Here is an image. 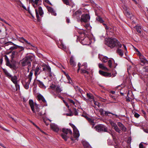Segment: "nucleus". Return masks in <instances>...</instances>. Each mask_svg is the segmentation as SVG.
Returning a JSON list of instances; mask_svg holds the SVG:
<instances>
[{"instance_id": "obj_19", "label": "nucleus", "mask_w": 148, "mask_h": 148, "mask_svg": "<svg viewBox=\"0 0 148 148\" xmlns=\"http://www.w3.org/2000/svg\"><path fill=\"white\" fill-rule=\"evenodd\" d=\"M58 47L61 49H63L65 51L66 50V47L62 43V41H60V44H58Z\"/></svg>"}, {"instance_id": "obj_64", "label": "nucleus", "mask_w": 148, "mask_h": 148, "mask_svg": "<svg viewBox=\"0 0 148 148\" xmlns=\"http://www.w3.org/2000/svg\"><path fill=\"white\" fill-rule=\"evenodd\" d=\"M115 92L114 91H110V93H112V94H114L115 93Z\"/></svg>"}, {"instance_id": "obj_14", "label": "nucleus", "mask_w": 148, "mask_h": 148, "mask_svg": "<svg viewBox=\"0 0 148 148\" xmlns=\"http://www.w3.org/2000/svg\"><path fill=\"white\" fill-rule=\"evenodd\" d=\"M34 68H35V67L34 68V70H33V71H35L34 74L36 76L39 74L41 73V71L40 69L41 67L40 66L37 65L36 69H34Z\"/></svg>"}, {"instance_id": "obj_18", "label": "nucleus", "mask_w": 148, "mask_h": 148, "mask_svg": "<svg viewBox=\"0 0 148 148\" xmlns=\"http://www.w3.org/2000/svg\"><path fill=\"white\" fill-rule=\"evenodd\" d=\"M125 13L127 17L130 18V19L133 20L134 18V16L132 14L130 13L129 11L126 10L125 11Z\"/></svg>"}, {"instance_id": "obj_9", "label": "nucleus", "mask_w": 148, "mask_h": 148, "mask_svg": "<svg viewBox=\"0 0 148 148\" xmlns=\"http://www.w3.org/2000/svg\"><path fill=\"white\" fill-rule=\"evenodd\" d=\"M69 125L72 127L73 130V136L75 138H76V139L79 136V134L78 131L77 129L75 126L71 123H69Z\"/></svg>"}, {"instance_id": "obj_29", "label": "nucleus", "mask_w": 148, "mask_h": 148, "mask_svg": "<svg viewBox=\"0 0 148 148\" xmlns=\"http://www.w3.org/2000/svg\"><path fill=\"white\" fill-rule=\"evenodd\" d=\"M117 53L119 54V55L121 57L123 55V51L121 49H118L117 51Z\"/></svg>"}, {"instance_id": "obj_11", "label": "nucleus", "mask_w": 148, "mask_h": 148, "mask_svg": "<svg viewBox=\"0 0 148 148\" xmlns=\"http://www.w3.org/2000/svg\"><path fill=\"white\" fill-rule=\"evenodd\" d=\"M139 58L140 61L141 63V65H143L145 64H148V61H147L145 57L141 54H140L139 55Z\"/></svg>"}, {"instance_id": "obj_59", "label": "nucleus", "mask_w": 148, "mask_h": 148, "mask_svg": "<svg viewBox=\"0 0 148 148\" xmlns=\"http://www.w3.org/2000/svg\"><path fill=\"white\" fill-rule=\"evenodd\" d=\"M15 85V86L17 88L18 87L19 88V84H17V82H16V84H14Z\"/></svg>"}, {"instance_id": "obj_52", "label": "nucleus", "mask_w": 148, "mask_h": 148, "mask_svg": "<svg viewBox=\"0 0 148 148\" xmlns=\"http://www.w3.org/2000/svg\"><path fill=\"white\" fill-rule=\"evenodd\" d=\"M140 116V115L137 113H135L134 114V116L136 118H138Z\"/></svg>"}, {"instance_id": "obj_25", "label": "nucleus", "mask_w": 148, "mask_h": 148, "mask_svg": "<svg viewBox=\"0 0 148 148\" xmlns=\"http://www.w3.org/2000/svg\"><path fill=\"white\" fill-rule=\"evenodd\" d=\"M11 80L12 81V82H13L14 84H16V82H17V77L16 75H14V76L12 77H10Z\"/></svg>"}, {"instance_id": "obj_49", "label": "nucleus", "mask_w": 148, "mask_h": 148, "mask_svg": "<svg viewBox=\"0 0 148 148\" xmlns=\"http://www.w3.org/2000/svg\"><path fill=\"white\" fill-rule=\"evenodd\" d=\"M73 112H74V114L75 115L77 116V115L78 112H77V110L76 108H74L73 109Z\"/></svg>"}, {"instance_id": "obj_41", "label": "nucleus", "mask_w": 148, "mask_h": 148, "mask_svg": "<svg viewBox=\"0 0 148 148\" xmlns=\"http://www.w3.org/2000/svg\"><path fill=\"white\" fill-rule=\"evenodd\" d=\"M108 59V58L107 57L104 56L102 58V60H101L103 62H106L107 61Z\"/></svg>"}, {"instance_id": "obj_8", "label": "nucleus", "mask_w": 148, "mask_h": 148, "mask_svg": "<svg viewBox=\"0 0 148 148\" xmlns=\"http://www.w3.org/2000/svg\"><path fill=\"white\" fill-rule=\"evenodd\" d=\"M29 103L32 111L36 115L37 113L40 112V109L38 108H36V111L34 109V103L32 100H30L29 101Z\"/></svg>"}, {"instance_id": "obj_31", "label": "nucleus", "mask_w": 148, "mask_h": 148, "mask_svg": "<svg viewBox=\"0 0 148 148\" xmlns=\"http://www.w3.org/2000/svg\"><path fill=\"white\" fill-rule=\"evenodd\" d=\"M99 68L102 69L106 70L108 71V69L107 67L105 66L103 64H99Z\"/></svg>"}, {"instance_id": "obj_60", "label": "nucleus", "mask_w": 148, "mask_h": 148, "mask_svg": "<svg viewBox=\"0 0 148 148\" xmlns=\"http://www.w3.org/2000/svg\"><path fill=\"white\" fill-rule=\"evenodd\" d=\"M3 61V59L2 57H1L0 59V63L1 64H2Z\"/></svg>"}, {"instance_id": "obj_34", "label": "nucleus", "mask_w": 148, "mask_h": 148, "mask_svg": "<svg viewBox=\"0 0 148 148\" xmlns=\"http://www.w3.org/2000/svg\"><path fill=\"white\" fill-rule=\"evenodd\" d=\"M31 81L28 80L27 82H26L24 85V88L26 89H27L29 88V85Z\"/></svg>"}, {"instance_id": "obj_61", "label": "nucleus", "mask_w": 148, "mask_h": 148, "mask_svg": "<svg viewBox=\"0 0 148 148\" xmlns=\"http://www.w3.org/2000/svg\"><path fill=\"white\" fill-rule=\"evenodd\" d=\"M143 131L146 133H148V129H144Z\"/></svg>"}, {"instance_id": "obj_4", "label": "nucleus", "mask_w": 148, "mask_h": 148, "mask_svg": "<svg viewBox=\"0 0 148 148\" xmlns=\"http://www.w3.org/2000/svg\"><path fill=\"white\" fill-rule=\"evenodd\" d=\"M62 131L63 133L61 134V136L65 141H66L68 138H69V137L67 135L68 134H69L70 135L72 134V132L70 129L63 128Z\"/></svg>"}, {"instance_id": "obj_10", "label": "nucleus", "mask_w": 148, "mask_h": 148, "mask_svg": "<svg viewBox=\"0 0 148 148\" xmlns=\"http://www.w3.org/2000/svg\"><path fill=\"white\" fill-rule=\"evenodd\" d=\"M90 19V16L88 14H84L82 16L81 21L85 23L87 22Z\"/></svg>"}, {"instance_id": "obj_24", "label": "nucleus", "mask_w": 148, "mask_h": 148, "mask_svg": "<svg viewBox=\"0 0 148 148\" xmlns=\"http://www.w3.org/2000/svg\"><path fill=\"white\" fill-rule=\"evenodd\" d=\"M37 81L38 82V84L40 87L44 89L46 88V87L42 82L39 80H37Z\"/></svg>"}, {"instance_id": "obj_32", "label": "nucleus", "mask_w": 148, "mask_h": 148, "mask_svg": "<svg viewBox=\"0 0 148 148\" xmlns=\"http://www.w3.org/2000/svg\"><path fill=\"white\" fill-rule=\"evenodd\" d=\"M134 28L135 29L137 32L140 33L141 31V27L140 26H136Z\"/></svg>"}, {"instance_id": "obj_23", "label": "nucleus", "mask_w": 148, "mask_h": 148, "mask_svg": "<svg viewBox=\"0 0 148 148\" xmlns=\"http://www.w3.org/2000/svg\"><path fill=\"white\" fill-rule=\"evenodd\" d=\"M82 143L84 148H92L90 145L85 141H83Z\"/></svg>"}, {"instance_id": "obj_58", "label": "nucleus", "mask_w": 148, "mask_h": 148, "mask_svg": "<svg viewBox=\"0 0 148 148\" xmlns=\"http://www.w3.org/2000/svg\"><path fill=\"white\" fill-rule=\"evenodd\" d=\"M0 128H2V129L3 130H4L6 131H7V132L9 131V130H7L4 128V127H2L1 125H0Z\"/></svg>"}, {"instance_id": "obj_35", "label": "nucleus", "mask_w": 148, "mask_h": 148, "mask_svg": "<svg viewBox=\"0 0 148 148\" xmlns=\"http://www.w3.org/2000/svg\"><path fill=\"white\" fill-rule=\"evenodd\" d=\"M3 71L5 74L9 78H10L12 77V75L7 71L5 69H3Z\"/></svg>"}, {"instance_id": "obj_3", "label": "nucleus", "mask_w": 148, "mask_h": 148, "mask_svg": "<svg viewBox=\"0 0 148 148\" xmlns=\"http://www.w3.org/2000/svg\"><path fill=\"white\" fill-rule=\"evenodd\" d=\"M105 44L111 48H113L115 47L121 48L122 46L121 43L116 38L108 39L106 41Z\"/></svg>"}, {"instance_id": "obj_27", "label": "nucleus", "mask_w": 148, "mask_h": 148, "mask_svg": "<svg viewBox=\"0 0 148 148\" xmlns=\"http://www.w3.org/2000/svg\"><path fill=\"white\" fill-rule=\"evenodd\" d=\"M82 12L80 10H78L77 11H76L74 14V15L75 16H76L77 17H79V16L81 15L82 14Z\"/></svg>"}, {"instance_id": "obj_16", "label": "nucleus", "mask_w": 148, "mask_h": 148, "mask_svg": "<svg viewBox=\"0 0 148 148\" xmlns=\"http://www.w3.org/2000/svg\"><path fill=\"white\" fill-rule=\"evenodd\" d=\"M99 73L103 76L110 77L111 76V74L110 73H108L101 70L99 71Z\"/></svg>"}, {"instance_id": "obj_12", "label": "nucleus", "mask_w": 148, "mask_h": 148, "mask_svg": "<svg viewBox=\"0 0 148 148\" xmlns=\"http://www.w3.org/2000/svg\"><path fill=\"white\" fill-rule=\"evenodd\" d=\"M37 99L39 101H41L44 104V106H47V102L44 97L41 94H39L37 95Z\"/></svg>"}, {"instance_id": "obj_54", "label": "nucleus", "mask_w": 148, "mask_h": 148, "mask_svg": "<svg viewBox=\"0 0 148 148\" xmlns=\"http://www.w3.org/2000/svg\"><path fill=\"white\" fill-rule=\"evenodd\" d=\"M94 104L96 105H97V106H98L99 107V103H98V102H97L96 101H94Z\"/></svg>"}, {"instance_id": "obj_37", "label": "nucleus", "mask_w": 148, "mask_h": 148, "mask_svg": "<svg viewBox=\"0 0 148 148\" xmlns=\"http://www.w3.org/2000/svg\"><path fill=\"white\" fill-rule=\"evenodd\" d=\"M114 130L116 132L119 133H120L121 131V130L117 126V125L113 128Z\"/></svg>"}, {"instance_id": "obj_45", "label": "nucleus", "mask_w": 148, "mask_h": 148, "mask_svg": "<svg viewBox=\"0 0 148 148\" xmlns=\"http://www.w3.org/2000/svg\"><path fill=\"white\" fill-rule=\"evenodd\" d=\"M30 122L35 126L40 131H41V132H43L40 129V128L38 127L37 125H36V124H35V123H34L32 121H30Z\"/></svg>"}, {"instance_id": "obj_50", "label": "nucleus", "mask_w": 148, "mask_h": 148, "mask_svg": "<svg viewBox=\"0 0 148 148\" xmlns=\"http://www.w3.org/2000/svg\"><path fill=\"white\" fill-rule=\"evenodd\" d=\"M63 101L64 102V103H65L66 106L68 108H69V104H68V103L65 101L64 100H63Z\"/></svg>"}, {"instance_id": "obj_26", "label": "nucleus", "mask_w": 148, "mask_h": 148, "mask_svg": "<svg viewBox=\"0 0 148 148\" xmlns=\"http://www.w3.org/2000/svg\"><path fill=\"white\" fill-rule=\"evenodd\" d=\"M87 120L88 121L89 123L92 125V127L94 126L95 124V123L94 122V120L90 118H87Z\"/></svg>"}, {"instance_id": "obj_30", "label": "nucleus", "mask_w": 148, "mask_h": 148, "mask_svg": "<svg viewBox=\"0 0 148 148\" xmlns=\"http://www.w3.org/2000/svg\"><path fill=\"white\" fill-rule=\"evenodd\" d=\"M112 114L113 115H114L116 118H119V115H117L115 114H114L112 113L109 111H106L105 113L104 114L105 115L108 116V114Z\"/></svg>"}, {"instance_id": "obj_39", "label": "nucleus", "mask_w": 148, "mask_h": 148, "mask_svg": "<svg viewBox=\"0 0 148 148\" xmlns=\"http://www.w3.org/2000/svg\"><path fill=\"white\" fill-rule=\"evenodd\" d=\"M96 19L97 21L101 23H103V21L102 19V18H101L100 16H97L96 18Z\"/></svg>"}, {"instance_id": "obj_5", "label": "nucleus", "mask_w": 148, "mask_h": 148, "mask_svg": "<svg viewBox=\"0 0 148 148\" xmlns=\"http://www.w3.org/2000/svg\"><path fill=\"white\" fill-rule=\"evenodd\" d=\"M95 128L96 131L99 132H108L107 127L103 124L98 125L95 127Z\"/></svg>"}, {"instance_id": "obj_48", "label": "nucleus", "mask_w": 148, "mask_h": 148, "mask_svg": "<svg viewBox=\"0 0 148 148\" xmlns=\"http://www.w3.org/2000/svg\"><path fill=\"white\" fill-rule=\"evenodd\" d=\"M99 112H100L101 115H104L103 112H105L106 111H104L103 110V109H100Z\"/></svg>"}, {"instance_id": "obj_47", "label": "nucleus", "mask_w": 148, "mask_h": 148, "mask_svg": "<svg viewBox=\"0 0 148 148\" xmlns=\"http://www.w3.org/2000/svg\"><path fill=\"white\" fill-rule=\"evenodd\" d=\"M69 110L70 112L69 113H67L66 114V115L67 116H71L73 115V114L72 113V111H71L70 109H69Z\"/></svg>"}, {"instance_id": "obj_21", "label": "nucleus", "mask_w": 148, "mask_h": 148, "mask_svg": "<svg viewBox=\"0 0 148 148\" xmlns=\"http://www.w3.org/2000/svg\"><path fill=\"white\" fill-rule=\"evenodd\" d=\"M51 128L54 131L57 132L59 130V128L58 126L55 125H51Z\"/></svg>"}, {"instance_id": "obj_63", "label": "nucleus", "mask_w": 148, "mask_h": 148, "mask_svg": "<svg viewBox=\"0 0 148 148\" xmlns=\"http://www.w3.org/2000/svg\"><path fill=\"white\" fill-rule=\"evenodd\" d=\"M89 25L88 24H86L84 25V27L86 28H88Z\"/></svg>"}, {"instance_id": "obj_2", "label": "nucleus", "mask_w": 148, "mask_h": 148, "mask_svg": "<svg viewBox=\"0 0 148 148\" xmlns=\"http://www.w3.org/2000/svg\"><path fill=\"white\" fill-rule=\"evenodd\" d=\"M34 59V57L31 55L26 56L24 58L20 61L22 67L27 66V72H29V68L31 66V62Z\"/></svg>"}, {"instance_id": "obj_38", "label": "nucleus", "mask_w": 148, "mask_h": 148, "mask_svg": "<svg viewBox=\"0 0 148 148\" xmlns=\"http://www.w3.org/2000/svg\"><path fill=\"white\" fill-rule=\"evenodd\" d=\"M87 97L90 99H93V96L91 94L87 93Z\"/></svg>"}, {"instance_id": "obj_6", "label": "nucleus", "mask_w": 148, "mask_h": 148, "mask_svg": "<svg viewBox=\"0 0 148 148\" xmlns=\"http://www.w3.org/2000/svg\"><path fill=\"white\" fill-rule=\"evenodd\" d=\"M52 89L55 90L56 93L61 92L62 90V88L59 85H56L51 84L49 86V89Z\"/></svg>"}, {"instance_id": "obj_17", "label": "nucleus", "mask_w": 148, "mask_h": 148, "mask_svg": "<svg viewBox=\"0 0 148 148\" xmlns=\"http://www.w3.org/2000/svg\"><path fill=\"white\" fill-rule=\"evenodd\" d=\"M47 8L48 11L49 12L51 13L52 15L55 16H56V13L52 8L49 6H47Z\"/></svg>"}, {"instance_id": "obj_51", "label": "nucleus", "mask_w": 148, "mask_h": 148, "mask_svg": "<svg viewBox=\"0 0 148 148\" xmlns=\"http://www.w3.org/2000/svg\"><path fill=\"white\" fill-rule=\"evenodd\" d=\"M17 48V47H16V46H15V47L13 46L11 47L10 49L11 50H13L16 49Z\"/></svg>"}, {"instance_id": "obj_43", "label": "nucleus", "mask_w": 148, "mask_h": 148, "mask_svg": "<svg viewBox=\"0 0 148 148\" xmlns=\"http://www.w3.org/2000/svg\"><path fill=\"white\" fill-rule=\"evenodd\" d=\"M110 124L111 126H112V127L114 128L117 125L113 121H111L110 122Z\"/></svg>"}, {"instance_id": "obj_7", "label": "nucleus", "mask_w": 148, "mask_h": 148, "mask_svg": "<svg viewBox=\"0 0 148 148\" xmlns=\"http://www.w3.org/2000/svg\"><path fill=\"white\" fill-rule=\"evenodd\" d=\"M35 11L37 20H40V18L39 16V14L41 17L42 16V15L43 14V12L42 8L41 7L39 6L38 10L37 9H35Z\"/></svg>"}, {"instance_id": "obj_20", "label": "nucleus", "mask_w": 148, "mask_h": 148, "mask_svg": "<svg viewBox=\"0 0 148 148\" xmlns=\"http://www.w3.org/2000/svg\"><path fill=\"white\" fill-rule=\"evenodd\" d=\"M35 66V65H33L32 69V70L30 71L29 74L28 75V80L31 81V80L32 79V77L33 75V70H34V67Z\"/></svg>"}, {"instance_id": "obj_56", "label": "nucleus", "mask_w": 148, "mask_h": 148, "mask_svg": "<svg viewBox=\"0 0 148 148\" xmlns=\"http://www.w3.org/2000/svg\"><path fill=\"white\" fill-rule=\"evenodd\" d=\"M37 114H38V115L40 116H42L43 115V114H42L41 111L37 113Z\"/></svg>"}, {"instance_id": "obj_1", "label": "nucleus", "mask_w": 148, "mask_h": 148, "mask_svg": "<svg viewBox=\"0 0 148 148\" xmlns=\"http://www.w3.org/2000/svg\"><path fill=\"white\" fill-rule=\"evenodd\" d=\"M17 51H13L12 52L11 58L12 59L10 62V61L9 60L6 55L4 56L5 61V64L11 69H15L16 67V62L13 59V58L17 54Z\"/></svg>"}, {"instance_id": "obj_62", "label": "nucleus", "mask_w": 148, "mask_h": 148, "mask_svg": "<svg viewBox=\"0 0 148 148\" xmlns=\"http://www.w3.org/2000/svg\"><path fill=\"white\" fill-rule=\"evenodd\" d=\"M105 27L106 30H109L110 28L109 27L106 25V26H105Z\"/></svg>"}, {"instance_id": "obj_55", "label": "nucleus", "mask_w": 148, "mask_h": 148, "mask_svg": "<svg viewBox=\"0 0 148 148\" xmlns=\"http://www.w3.org/2000/svg\"><path fill=\"white\" fill-rule=\"evenodd\" d=\"M79 33L80 34H86L85 31L83 30L82 31V32H79Z\"/></svg>"}, {"instance_id": "obj_15", "label": "nucleus", "mask_w": 148, "mask_h": 148, "mask_svg": "<svg viewBox=\"0 0 148 148\" xmlns=\"http://www.w3.org/2000/svg\"><path fill=\"white\" fill-rule=\"evenodd\" d=\"M117 125L120 127L121 130L124 132H126L127 129L125 126L120 122L117 123Z\"/></svg>"}, {"instance_id": "obj_42", "label": "nucleus", "mask_w": 148, "mask_h": 148, "mask_svg": "<svg viewBox=\"0 0 148 148\" xmlns=\"http://www.w3.org/2000/svg\"><path fill=\"white\" fill-rule=\"evenodd\" d=\"M10 42L12 43L14 46H16V47H17V48H20V49H21V51H23L24 50V48L23 47L20 46H18V45H16L14 44L12 42Z\"/></svg>"}, {"instance_id": "obj_53", "label": "nucleus", "mask_w": 148, "mask_h": 148, "mask_svg": "<svg viewBox=\"0 0 148 148\" xmlns=\"http://www.w3.org/2000/svg\"><path fill=\"white\" fill-rule=\"evenodd\" d=\"M69 101L70 103H72L73 105L75 104V102L72 100L69 99Z\"/></svg>"}, {"instance_id": "obj_57", "label": "nucleus", "mask_w": 148, "mask_h": 148, "mask_svg": "<svg viewBox=\"0 0 148 148\" xmlns=\"http://www.w3.org/2000/svg\"><path fill=\"white\" fill-rule=\"evenodd\" d=\"M144 146L142 144L140 143L139 145V148H143Z\"/></svg>"}, {"instance_id": "obj_46", "label": "nucleus", "mask_w": 148, "mask_h": 148, "mask_svg": "<svg viewBox=\"0 0 148 148\" xmlns=\"http://www.w3.org/2000/svg\"><path fill=\"white\" fill-rule=\"evenodd\" d=\"M108 65L109 67L110 68H112V61L111 60H109V61H108Z\"/></svg>"}, {"instance_id": "obj_13", "label": "nucleus", "mask_w": 148, "mask_h": 148, "mask_svg": "<svg viewBox=\"0 0 148 148\" xmlns=\"http://www.w3.org/2000/svg\"><path fill=\"white\" fill-rule=\"evenodd\" d=\"M43 66L44 67V68H43V70L44 71H47L49 73L50 76H52L51 75V69L49 66L46 64L43 65Z\"/></svg>"}, {"instance_id": "obj_40", "label": "nucleus", "mask_w": 148, "mask_h": 148, "mask_svg": "<svg viewBox=\"0 0 148 148\" xmlns=\"http://www.w3.org/2000/svg\"><path fill=\"white\" fill-rule=\"evenodd\" d=\"M81 69H86L87 70H89V69L87 68V66L86 64H84L82 65L81 66Z\"/></svg>"}, {"instance_id": "obj_22", "label": "nucleus", "mask_w": 148, "mask_h": 148, "mask_svg": "<svg viewBox=\"0 0 148 148\" xmlns=\"http://www.w3.org/2000/svg\"><path fill=\"white\" fill-rule=\"evenodd\" d=\"M18 40L20 42H22V43H24L25 42H26L27 44H28V45H30V43L29 42L27 41L23 37H20L18 38Z\"/></svg>"}, {"instance_id": "obj_36", "label": "nucleus", "mask_w": 148, "mask_h": 148, "mask_svg": "<svg viewBox=\"0 0 148 148\" xmlns=\"http://www.w3.org/2000/svg\"><path fill=\"white\" fill-rule=\"evenodd\" d=\"M32 4L34 8H35L37 7V6H39L40 4V3H39L38 2L36 1V0H35L33 3H32Z\"/></svg>"}, {"instance_id": "obj_44", "label": "nucleus", "mask_w": 148, "mask_h": 148, "mask_svg": "<svg viewBox=\"0 0 148 148\" xmlns=\"http://www.w3.org/2000/svg\"><path fill=\"white\" fill-rule=\"evenodd\" d=\"M64 3L67 5H69V0H62Z\"/></svg>"}, {"instance_id": "obj_33", "label": "nucleus", "mask_w": 148, "mask_h": 148, "mask_svg": "<svg viewBox=\"0 0 148 148\" xmlns=\"http://www.w3.org/2000/svg\"><path fill=\"white\" fill-rule=\"evenodd\" d=\"M70 64L72 66H75V62L74 61L73 58L71 57L70 60Z\"/></svg>"}, {"instance_id": "obj_28", "label": "nucleus", "mask_w": 148, "mask_h": 148, "mask_svg": "<svg viewBox=\"0 0 148 148\" xmlns=\"http://www.w3.org/2000/svg\"><path fill=\"white\" fill-rule=\"evenodd\" d=\"M89 70H87L84 69H81L80 73L82 74H89V72L88 71Z\"/></svg>"}]
</instances>
